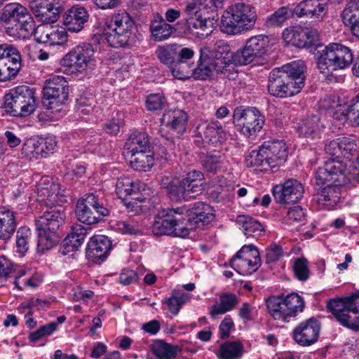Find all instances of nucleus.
<instances>
[{
	"label": "nucleus",
	"mask_w": 359,
	"mask_h": 359,
	"mask_svg": "<svg viewBox=\"0 0 359 359\" xmlns=\"http://www.w3.org/2000/svg\"><path fill=\"white\" fill-rule=\"evenodd\" d=\"M152 226L155 235L185 237L194 229H203L215 218L211 207L201 201L191 208H163L158 210Z\"/></svg>",
	"instance_id": "nucleus-1"
},
{
	"label": "nucleus",
	"mask_w": 359,
	"mask_h": 359,
	"mask_svg": "<svg viewBox=\"0 0 359 359\" xmlns=\"http://www.w3.org/2000/svg\"><path fill=\"white\" fill-rule=\"evenodd\" d=\"M303 61H293L273 69L268 79V91L273 97L286 98L298 94L305 85Z\"/></svg>",
	"instance_id": "nucleus-2"
},
{
	"label": "nucleus",
	"mask_w": 359,
	"mask_h": 359,
	"mask_svg": "<svg viewBox=\"0 0 359 359\" xmlns=\"http://www.w3.org/2000/svg\"><path fill=\"white\" fill-rule=\"evenodd\" d=\"M203 180V173L194 170L181 180L163 176L160 180V185L172 201L181 202L189 201L201 194L204 190Z\"/></svg>",
	"instance_id": "nucleus-3"
},
{
	"label": "nucleus",
	"mask_w": 359,
	"mask_h": 359,
	"mask_svg": "<svg viewBox=\"0 0 359 359\" xmlns=\"http://www.w3.org/2000/svg\"><path fill=\"white\" fill-rule=\"evenodd\" d=\"M257 18L255 8L250 4L236 3L223 13L220 29L229 35L241 34L254 28Z\"/></svg>",
	"instance_id": "nucleus-4"
},
{
	"label": "nucleus",
	"mask_w": 359,
	"mask_h": 359,
	"mask_svg": "<svg viewBox=\"0 0 359 359\" xmlns=\"http://www.w3.org/2000/svg\"><path fill=\"white\" fill-rule=\"evenodd\" d=\"M105 39L113 48H123L136 42L137 27L133 18L126 12L111 16L106 23Z\"/></svg>",
	"instance_id": "nucleus-5"
},
{
	"label": "nucleus",
	"mask_w": 359,
	"mask_h": 359,
	"mask_svg": "<svg viewBox=\"0 0 359 359\" xmlns=\"http://www.w3.org/2000/svg\"><path fill=\"white\" fill-rule=\"evenodd\" d=\"M65 217L63 208L60 206L46 210L35 220L38 248L41 250H50L59 243L57 231L65 223Z\"/></svg>",
	"instance_id": "nucleus-6"
},
{
	"label": "nucleus",
	"mask_w": 359,
	"mask_h": 359,
	"mask_svg": "<svg viewBox=\"0 0 359 359\" xmlns=\"http://www.w3.org/2000/svg\"><path fill=\"white\" fill-rule=\"evenodd\" d=\"M34 90L26 86H20L4 97V110L11 116L23 117L32 114L36 108Z\"/></svg>",
	"instance_id": "nucleus-7"
},
{
	"label": "nucleus",
	"mask_w": 359,
	"mask_h": 359,
	"mask_svg": "<svg viewBox=\"0 0 359 359\" xmlns=\"http://www.w3.org/2000/svg\"><path fill=\"white\" fill-rule=\"evenodd\" d=\"M353 60V55L348 47L340 43H331L322 51L317 65L321 74L328 76L334 71L347 67Z\"/></svg>",
	"instance_id": "nucleus-8"
},
{
	"label": "nucleus",
	"mask_w": 359,
	"mask_h": 359,
	"mask_svg": "<svg viewBox=\"0 0 359 359\" xmlns=\"http://www.w3.org/2000/svg\"><path fill=\"white\" fill-rule=\"evenodd\" d=\"M327 309L343 326L359 330V292L328 302Z\"/></svg>",
	"instance_id": "nucleus-9"
},
{
	"label": "nucleus",
	"mask_w": 359,
	"mask_h": 359,
	"mask_svg": "<svg viewBox=\"0 0 359 359\" xmlns=\"http://www.w3.org/2000/svg\"><path fill=\"white\" fill-rule=\"evenodd\" d=\"M270 314L275 320L289 322L292 318L303 311L305 304L303 298L296 293L283 297L273 296L266 300Z\"/></svg>",
	"instance_id": "nucleus-10"
},
{
	"label": "nucleus",
	"mask_w": 359,
	"mask_h": 359,
	"mask_svg": "<svg viewBox=\"0 0 359 359\" xmlns=\"http://www.w3.org/2000/svg\"><path fill=\"white\" fill-rule=\"evenodd\" d=\"M75 214L78 220L87 225L97 224L103 217L109 215V210L100 203L97 196L87 194L80 198L75 208Z\"/></svg>",
	"instance_id": "nucleus-11"
},
{
	"label": "nucleus",
	"mask_w": 359,
	"mask_h": 359,
	"mask_svg": "<svg viewBox=\"0 0 359 359\" xmlns=\"http://www.w3.org/2000/svg\"><path fill=\"white\" fill-rule=\"evenodd\" d=\"M69 95V86L63 76H55L46 81L43 88V105L55 112L62 110Z\"/></svg>",
	"instance_id": "nucleus-12"
},
{
	"label": "nucleus",
	"mask_w": 359,
	"mask_h": 359,
	"mask_svg": "<svg viewBox=\"0 0 359 359\" xmlns=\"http://www.w3.org/2000/svg\"><path fill=\"white\" fill-rule=\"evenodd\" d=\"M95 50L92 44L83 43L74 47L62 60V65L71 73L81 72L95 65Z\"/></svg>",
	"instance_id": "nucleus-13"
},
{
	"label": "nucleus",
	"mask_w": 359,
	"mask_h": 359,
	"mask_svg": "<svg viewBox=\"0 0 359 359\" xmlns=\"http://www.w3.org/2000/svg\"><path fill=\"white\" fill-rule=\"evenodd\" d=\"M233 122L238 130L244 135L250 137L260 131L265 118L255 107L245 109L237 107L233 111Z\"/></svg>",
	"instance_id": "nucleus-14"
},
{
	"label": "nucleus",
	"mask_w": 359,
	"mask_h": 359,
	"mask_svg": "<svg viewBox=\"0 0 359 359\" xmlns=\"http://www.w3.org/2000/svg\"><path fill=\"white\" fill-rule=\"evenodd\" d=\"M269 39L264 35H257L249 39L243 50L236 52V60L238 65H247L259 62L260 58L267 52Z\"/></svg>",
	"instance_id": "nucleus-15"
},
{
	"label": "nucleus",
	"mask_w": 359,
	"mask_h": 359,
	"mask_svg": "<svg viewBox=\"0 0 359 359\" xmlns=\"http://www.w3.org/2000/svg\"><path fill=\"white\" fill-rule=\"evenodd\" d=\"M346 165L341 161L331 158L317 170L316 180L318 184L330 182V184L343 185L346 181Z\"/></svg>",
	"instance_id": "nucleus-16"
},
{
	"label": "nucleus",
	"mask_w": 359,
	"mask_h": 359,
	"mask_svg": "<svg viewBox=\"0 0 359 359\" xmlns=\"http://www.w3.org/2000/svg\"><path fill=\"white\" fill-rule=\"evenodd\" d=\"M221 65L222 63L216 62L210 57L209 48H202L200 50L197 65L194 67L193 78L196 80L205 81L216 74H223L231 79L230 74L224 69H222Z\"/></svg>",
	"instance_id": "nucleus-17"
},
{
	"label": "nucleus",
	"mask_w": 359,
	"mask_h": 359,
	"mask_svg": "<svg viewBox=\"0 0 359 359\" xmlns=\"http://www.w3.org/2000/svg\"><path fill=\"white\" fill-rule=\"evenodd\" d=\"M29 6L35 17L43 24L55 22L62 11V0H32Z\"/></svg>",
	"instance_id": "nucleus-18"
},
{
	"label": "nucleus",
	"mask_w": 359,
	"mask_h": 359,
	"mask_svg": "<svg viewBox=\"0 0 359 359\" xmlns=\"http://www.w3.org/2000/svg\"><path fill=\"white\" fill-rule=\"evenodd\" d=\"M272 192L278 203L288 204L298 202L303 197L304 188L298 180L290 179L273 187Z\"/></svg>",
	"instance_id": "nucleus-19"
},
{
	"label": "nucleus",
	"mask_w": 359,
	"mask_h": 359,
	"mask_svg": "<svg viewBox=\"0 0 359 359\" xmlns=\"http://www.w3.org/2000/svg\"><path fill=\"white\" fill-rule=\"evenodd\" d=\"M231 264L237 267L248 266L242 273L251 274L261 266V259L257 248L253 245L243 246L241 250L231 259Z\"/></svg>",
	"instance_id": "nucleus-20"
},
{
	"label": "nucleus",
	"mask_w": 359,
	"mask_h": 359,
	"mask_svg": "<svg viewBox=\"0 0 359 359\" xmlns=\"http://www.w3.org/2000/svg\"><path fill=\"white\" fill-rule=\"evenodd\" d=\"M320 325L314 318L300 323L292 332L294 341L303 346H309L317 341Z\"/></svg>",
	"instance_id": "nucleus-21"
},
{
	"label": "nucleus",
	"mask_w": 359,
	"mask_h": 359,
	"mask_svg": "<svg viewBox=\"0 0 359 359\" xmlns=\"http://www.w3.org/2000/svg\"><path fill=\"white\" fill-rule=\"evenodd\" d=\"M111 249V241L107 236H93L86 247V257L94 263L100 264L107 259Z\"/></svg>",
	"instance_id": "nucleus-22"
},
{
	"label": "nucleus",
	"mask_w": 359,
	"mask_h": 359,
	"mask_svg": "<svg viewBox=\"0 0 359 359\" xmlns=\"http://www.w3.org/2000/svg\"><path fill=\"white\" fill-rule=\"evenodd\" d=\"M263 149L266 158L267 166L271 168L282 165L286 161L288 151L286 144L283 141H272L265 142Z\"/></svg>",
	"instance_id": "nucleus-23"
},
{
	"label": "nucleus",
	"mask_w": 359,
	"mask_h": 359,
	"mask_svg": "<svg viewBox=\"0 0 359 359\" xmlns=\"http://www.w3.org/2000/svg\"><path fill=\"white\" fill-rule=\"evenodd\" d=\"M196 137L208 144H222L226 140V133L223 130L222 124L218 121L203 123L197 127Z\"/></svg>",
	"instance_id": "nucleus-24"
},
{
	"label": "nucleus",
	"mask_w": 359,
	"mask_h": 359,
	"mask_svg": "<svg viewBox=\"0 0 359 359\" xmlns=\"http://www.w3.org/2000/svg\"><path fill=\"white\" fill-rule=\"evenodd\" d=\"M89 14L87 10L80 5H74L63 15V24L72 32H79L88 22Z\"/></svg>",
	"instance_id": "nucleus-25"
},
{
	"label": "nucleus",
	"mask_w": 359,
	"mask_h": 359,
	"mask_svg": "<svg viewBox=\"0 0 359 359\" xmlns=\"http://www.w3.org/2000/svg\"><path fill=\"white\" fill-rule=\"evenodd\" d=\"M189 48H183L177 43L158 46L155 54L159 61L168 68L180 57L187 58L190 56Z\"/></svg>",
	"instance_id": "nucleus-26"
},
{
	"label": "nucleus",
	"mask_w": 359,
	"mask_h": 359,
	"mask_svg": "<svg viewBox=\"0 0 359 359\" xmlns=\"http://www.w3.org/2000/svg\"><path fill=\"white\" fill-rule=\"evenodd\" d=\"M209 53L214 61L222 63V69H224L229 74L231 65L238 64L236 60V53L232 52L229 46L224 41H217L212 50L209 48Z\"/></svg>",
	"instance_id": "nucleus-27"
},
{
	"label": "nucleus",
	"mask_w": 359,
	"mask_h": 359,
	"mask_svg": "<svg viewBox=\"0 0 359 359\" xmlns=\"http://www.w3.org/2000/svg\"><path fill=\"white\" fill-rule=\"evenodd\" d=\"M151 36L155 41L161 42L168 39L177 29L168 24L159 14L154 16L149 25Z\"/></svg>",
	"instance_id": "nucleus-28"
},
{
	"label": "nucleus",
	"mask_w": 359,
	"mask_h": 359,
	"mask_svg": "<svg viewBox=\"0 0 359 359\" xmlns=\"http://www.w3.org/2000/svg\"><path fill=\"white\" fill-rule=\"evenodd\" d=\"M150 149V141L145 132L132 133L124 145V155L129 156L130 152H147Z\"/></svg>",
	"instance_id": "nucleus-29"
},
{
	"label": "nucleus",
	"mask_w": 359,
	"mask_h": 359,
	"mask_svg": "<svg viewBox=\"0 0 359 359\" xmlns=\"http://www.w3.org/2000/svg\"><path fill=\"white\" fill-rule=\"evenodd\" d=\"M341 18L351 32L359 38V0L348 2L342 11Z\"/></svg>",
	"instance_id": "nucleus-30"
},
{
	"label": "nucleus",
	"mask_w": 359,
	"mask_h": 359,
	"mask_svg": "<svg viewBox=\"0 0 359 359\" xmlns=\"http://www.w3.org/2000/svg\"><path fill=\"white\" fill-rule=\"evenodd\" d=\"M35 26V22L30 15L11 25H7L4 29L6 33L10 36L25 39H29L33 34Z\"/></svg>",
	"instance_id": "nucleus-31"
},
{
	"label": "nucleus",
	"mask_w": 359,
	"mask_h": 359,
	"mask_svg": "<svg viewBox=\"0 0 359 359\" xmlns=\"http://www.w3.org/2000/svg\"><path fill=\"white\" fill-rule=\"evenodd\" d=\"M31 14L28 10L18 3L8 4L3 9L1 16V21L4 23V28L7 25H13L25 18H27Z\"/></svg>",
	"instance_id": "nucleus-32"
},
{
	"label": "nucleus",
	"mask_w": 359,
	"mask_h": 359,
	"mask_svg": "<svg viewBox=\"0 0 359 359\" xmlns=\"http://www.w3.org/2000/svg\"><path fill=\"white\" fill-rule=\"evenodd\" d=\"M323 128L320 118L318 115H311L305 118L297 128L299 136L314 140L319 137Z\"/></svg>",
	"instance_id": "nucleus-33"
},
{
	"label": "nucleus",
	"mask_w": 359,
	"mask_h": 359,
	"mask_svg": "<svg viewBox=\"0 0 359 359\" xmlns=\"http://www.w3.org/2000/svg\"><path fill=\"white\" fill-rule=\"evenodd\" d=\"M341 185L327 184L318 190L316 197L318 203L332 208L339 202Z\"/></svg>",
	"instance_id": "nucleus-34"
},
{
	"label": "nucleus",
	"mask_w": 359,
	"mask_h": 359,
	"mask_svg": "<svg viewBox=\"0 0 359 359\" xmlns=\"http://www.w3.org/2000/svg\"><path fill=\"white\" fill-rule=\"evenodd\" d=\"M88 229L81 224L72 226V232L63 240L62 245L64 248V253L72 252L78 250L79 247L84 241L87 235Z\"/></svg>",
	"instance_id": "nucleus-35"
},
{
	"label": "nucleus",
	"mask_w": 359,
	"mask_h": 359,
	"mask_svg": "<svg viewBox=\"0 0 359 359\" xmlns=\"http://www.w3.org/2000/svg\"><path fill=\"white\" fill-rule=\"evenodd\" d=\"M16 226L15 213L4 208H0V241L9 240L13 235Z\"/></svg>",
	"instance_id": "nucleus-36"
},
{
	"label": "nucleus",
	"mask_w": 359,
	"mask_h": 359,
	"mask_svg": "<svg viewBox=\"0 0 359 359\" xmlns=\"http://www.w3.org/2000/svg\"><path fill=\"white\" fill-rule=\"evenodd\" d=\"M191 53L187 58H182L180 57L173 66H171L169 69L172 75L177 79L185 80L189 79L194 76V63L189 62V60L194 57V52L191 48H189Z\"/></svg>",
	"instance_id": "nucleus-37"
},
{
	"label": "nucleus",
	"mask_w": 359,
	"mask_h": 359,
	"mask_svg": "<svg viewBox=\"0 0 359 359\" xmlns=\"http://www.w3.org/2000/svg\"><path fill=\"white\" fill-rule=\"evenodd\" d=\"M163 121L166 127L176 131L178 134H182L186 130L188 116L183 110L175 109L164 114Z\"/></svg>",
	"instance_id": "nucleus-38"
},
{
	"label": "nucleus",
	"mask_w": 359,
	"mask_h": 359,
	"mask_svg": "<svg viewBox=\"0 0 359 359\" xmlns=\"http://www.w3.org/2000/svg\"><path fill=\"white\" fill-rule=\"evenodd\" d=\"M293 15L294 12L292 8L288 6H282L266 18L264 26L268 29L282 27Z\"/></svg>",
	"instance_id": "nucleus-39"
},
{
	"label": "nucleus",
	"mask_w": 359,
	"mask_h": 359,
	"mask_svg": "<svg viewBox=\"0 0 359 359\" xmlns=\"http://www.w3.org/2000/svg\"><path fill=\"white\" fill-rule=\"evenodd\" d=\"M186 350L194 353L195 349H189L184 346L180 348L179 346H172L163 341H156L152 346V352L158 358L161 359H168L175 357L178 352Z\"/></svg>",
	"instance_id": "nucleus-40"
},
{
	"label": "nucleus",
	"mask_w": 359,
	"mask_h": 359,
	"mask_svg": "<svg viewBox=\"0 0 359 359\" xmlns=\"http://www.w3.org/2000/svg\"><path fill=\"white\" fill-rule=\"evenodd\" d=\"M4 55L6 57V67L12 69V74L15 77L22 67V57L18 49L13 44L4 43Z\"/></svg>",
	"instance_id": "nucleus-41"
},
{
	"label": "nucleus",
	"mask_w": 359,
	"mask_h": 359,
	"mask_svg": "<svg viewBox=\"0 0 359 359\" xmlns=\"http://www.w3.org/2000/svg\"><path fill=\"white\" fill-rule=\"evenodd\" d=\"M147 152H130L129 162L130 166L135 170L147 172L154 164V158Z\"/></svg>",
	"instance_id": "nucleus-42"
},
{
	"label": "nucleus",
	"mask_w": 359,
	"mask_h": 359,
	"mask_svg": "<svg viewBox=\"0 0 359 359\" xmlns=\"http://www.w3.org/2000/svg\"><path fill=\"white\" fill-rule=\"evenodd\" d=\"M304 28L301 26L290 27L284 29L282 34L283 39L294 46L305 48L306 40H304Z\"/></svg>",
	"instance_id": "nucleus-43"
},
{
	"label": "nucleus",
	"mask_w": 359,
	"mask_h": 359,
	"mask_svg": "<svg viewBox=\"0 0 359 359\" xmlns=\"http://www.w3.org/2000/svg\"><path fill=\"white\" fill-rule=\"evenodd\" d=\"M236 222L242 224L243 233L247 238H257L260 233L264 231L261 223L249 216L239 215Z\"/></svg>",
	"instance_id": "nucleus-44"
},
{
	"label": "nucleus",
	"mask_w": 359,
	"mask_h": 359,
	"mask_svg": "<svg viewBox=\"0 0 359 359\" xmlns=\"http://www.w3.org/2000/svg\"><path fill=\"white\" fill-rule=\"evenodd\" d=\"M243 346L239 341H226L220 345V359H238L243 355Z\"/></svg>",
	"instance_id": "nucleus-45"
},
{
	"label": "nucleus",
	"mask_w": 359,
	"mask_h": 359,
	"mask_svg": "<svg viewBox=\"0 0 359 359\" xmlns=\"http://www.w3.org/2000/svg\"><path fill=\"white\" fill-rule=\"evenodd\" d=\"M238 299L233 293H226L220 297L219 305H213L210 314L215 318L217 315L224 314L233 309L238 304Z\"/></svg>",
	"instance_id": "nucleus-46"
},
{
	"label": "nucleus",
	"mask_w": 359,
	"mask_h": 359,
	"mask_svg": "<svg viewBox=\"0 0 359 359\" xmlns=\"http://www.w3.org/2000/svg\"><path fill=\"white\" fill-rule=\"evenodd\" d=\"M140 190V184L129 178H119L116 184V194L121 198L137 194Z\"/></svg>",
	"instance_id": "nucleus-47"
},
{
	"label": "nucleus",
	"mask_w": 359,
	"mask_h": 359,
	"mask_svg": "<svg viewBox=\"0 0 359 359\" xmlns=\"http://www.w3.org/2000/svg\"><path fill=\"white\" fill-rule=\"evenodd\" d=\"M201 162L205 172L215 174L223 167L224 158L219 154H209L202 157Z\"/></svg>",
	"instance_id": "nucleus-48"
},
{
	"label": "nucleus",
	"mask_w": 359,
	"mask_h": 359,
	"mask_svg": "<svg viewBox=\"0 0 359 359\" xmlns=\"http://www.w3.org/2000/svg\"><path fill=\"white\" fill-rule=\"evenodd\" d=\"M60 185L52 184L49 187H42L39 190V196L47 205H56L59 203L60 196L58 191Z\"/></svg>",
	"instance_id": "nucleus-49"
},
{
	"label": "nucleus",
	"mask_w": 359,
	"mask_h": 359,
	"mask_svg": "<svg viewBox=\"0 0 359 359\" xmlns=\"http://www.w3.org/2000/svg\"><path fill=\"white\" fill-rule=\"evenodd\" d=\"M188 296L182 291H172L171 296L165 302L168 305V310L173 315H177L182 306L188 299Z\"/></svg>",
	"instance_id": "nucleus-50"
},
{
	"label": "nucleus",
	"mask_w": 359,
	"mask_h": 359,
	"mask_svg": "<svg viewBox=\"0 0 359 359\" xmlns=\"http://www.w3.org/2000/svg\"><path fill=\"white\" fill-rule=\"evenodd\" d=\"M202 16H191L185 19H181L177 25L178 28L184 34H191L196 36L197 30L200 29L201 26Z\"/></svg>",
	"instance_id": "nucleus-51"
},
{
	"label": "nucleus",
	"mask_w": 359,
	"mask_h": 359,
	"mask_svg": "<svg viewBox=\"0 0 359 359\" xmlns=\"http://www.w3.org/2000/svg\"><path fill=\"white\" fill-rule=\"evenodd\" d=\"M31 230L26 227H20L16 234V246L19 252L24 254L29 248L31 241Z\"/></svg>",
	"instance_id": "nucleus-52"
},
{
	"label": "nucleus",
	"mask_w": 359,
	"mask_h": 359,
	"mask_svg": "<svg viewBox=\"0 0 359 359\" xmlns=\"http://www.w3.org/2000/svg\"><path fill=\"white\" fill-rule=\"evenodd\" d=\"M263 147L262 146L258 151L253 150L250 154L246 157V164L247 166L250 167H259L262 166L264 170H266L267 163L266 158L264 157L265 155L263 154L264 151H263Z\"/></svg>",
	"instance_id": "nucleus-53"
},
{
	"label": "nucleus",
	"mask_w": 359,
	"mask_h": 359,
	"mask_svg": "<svg viewBox=\"0 0 359 359\" xmlns=\"http://www.w3.org/2000/svg\"><path fill=\"white\" fill-rule=\"evenodd\" d=\"M129 212L135 215L147 212L149 210V202L146 198H132L131 201L126 203Z\"/></svg>",
	"instance_id": "nucleus-54"
},
{
	"label": "nucleus",
	"mask_w": 359,
	"mask_h": 359,
	"mask_svg": "<svg viewBox=\"0 0 359 359\" xmlns=\"http://www.w3.org/2000/svg\"><path fill=\"white\" fill-rule=\"evenodd\" d=\"M167 105L165 97L160 94H151L147 96L146 107L149 111H155L163 109Z\"/></svg>",
	"instance_id": "nucleus-55"
},
{
	"label": "nucleus",
	"mask_w": 359,
	"mask_h": 359,
	"mask_svg": "<svg viewBox=\"0 0 359 359\" xmlns=\"http://www.w3.org/2000/svg\"><path fill=\"white\" fill-rule=\"evenodd\" d=\"M39 138H30L25 142L22 153L27 158H37L41 155Z\"/></svg>",
	"instance_id": "nucleus-56"
},
{
	"label": "nucleus",
	"mask_w": 359,
	"mask_h": 359,
	"mask_svg": "<svg viewBox=\"0 0 359 359\" xmlns=\"http://www.w3.org/2000/svg\"><path fill=\"white\" fill-rule=\"evenodd\" d=\"M293 271L299 280H307L309 276L307 260L305 258L297 259L293 266Z\"/></svg>",
	"instance_id": "nucleus-57"
},
{
	"label": "nucleus",
	"mask_w": 359,
	"mask_h": 359,
	"mask_svg": "<svg viewBox=\"0 0 359 359\" xmlns=\"http://www.w3.org/2000/svg\"><path fill=\"white\" fill-rule=\"evenodd\" d=\"M57 323L55 322L41 326L35 332L30 333L29 339L32 341H37L43 337L50 335L57 329Z\"/></svg>",
	"instance_id": "nucleus-58"
},
{
	"label": "nucleus",
	"mask_w": 359,
	"mask_h": 359,
	"mask_svg": "<svg viewBox=\"0 0 359 359\" xmlns=\"http://www.w3.org/2000/svg\"><path fill=\"white\" fill-rule=\"evenodd\" d=\"M115 227L118 231L123 234L137 235L141 231L140 226L130 221H118Z\"/></svg>",
	"instance_id": "nucleus-59"
},
{
	"label": "nucleus",
	"mask_w": 359,
	"mask_h": 359,
	"mask_svg": "<svg viewBox=\"0 0 359 359\" xmlns=\"http://www.w3.org/2000/svg\"><path fill=\"white\" fill-rule=\"evenodd\" d=\"M317 1L318 0H304L301 1L294 9H292L294 15L295 14L298 17H308L311 13V10L316 8V4Z\"/></svg>",
	"instance_id": "nucleus-60"
},
{
	"label": "nucleus",
	"mask_w": 359,
	"mask_h": 359,
	"mask_svg": "<svg viewBox=\"0 0 359 359\" xmlns=\"http://www.w3.org/2000/svg\"><path fill=\"white\" fill-rule=\"evenodd\" d=\"M48 39V44L53 45H62L67 41V34L65 29H50Z\"/></svg>",
	"instance_id": "nucleus-61"
},
{
	"label": "nucleus",
	"mask_w": 359,
	"mask_h": 359,
	"mask_svg": "<svg viewBox=\"0 0 359 359\" xmlns=\"http://www.w3.org/2000/svg\"><path fill=\"white\" fill-rule=\"evenodd\" d=\"M316 8L312 9L308 18L311 19L312 22H318L323 20L327 11V4L318 0L316 4Z\"/></svg>",
	"instance_id": "nucleus-62"
},
{
	"label": "nucleus",
	"mask_w": 359,
	"mask_h": 359,
	"mask_svg": "<svg viewBox=\"0 0 359 359\" xmlns=\"http://www.w3.org/2000/svg\"><path fill=\"white\" fill-rule=\"evenodd\" d=\"M306 217L305 210L301 206L295 205L288 209L286 219L292 222H302L305 220Z\"/></svg>",
	"instance_id": "nucleus-63"
},
{
	"label": "nucleus",
	"mask_w": 359,
	"mask_h": 359,
	"mask_svg": "<svg viewBox=\"0 0 359 359\" xmlns=\"http://www.w3.org/2000/svg\"><path fill=\"white\" fill-rule=\"evenodd\" d=\"M351 102L346 111L341 112V116L344 118H346L347 116L351 117L359 125V93L352 100Z\"/></svg>",
	"instance_id": "nucleus-64"
}]
</instances>
